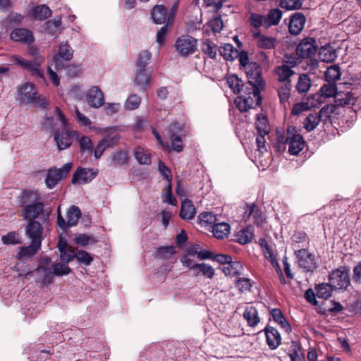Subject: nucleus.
<instances>
[{
    "label": "nucleus",
    "instance_id": "obj_22",
    "mask_svg": "<svg viewBox=\"0 0 361 361\" xmlns=\"http://www.w3.org/2000/svg\"><path fill=\"white\" fill-rule=\"evenodd\" d=\"M274 72L278 81L280 82L281 84L290 82V78L295 74V71L287 64H282L277 66Z\"/></svg>",
    "mask_w": 361,
    "mask_h": 361
},
{
    "label": "nucleus",
    "instance_id": "obj_42",
    "mask_svg": "<svg viewBox=\"0 0 361 361\" xmlns=\"http://www.w3.org/2000/svg\"><path fill=\"white\" fill-rule=\"evenodd\" d=\"M321 115L317 114H310L305 118L303 122V127L308 131L313 130L319 123Z\"/></svg>",
    "mask_w": 361,
    "mask_h": 361
},
{
    "label": "nucleus",
    "instance_id": "obj_1",
    "mask_svg": "<svg viewBox=\"0 0 361 361\" xmlns=\"http://www.w3.org/2000/svg\"><path fill=\"white\" fill-rule=\"evenodd\" d=\"M264 82L258 69L256 70L255 77L250 78L245 86V92L241 93L235 99V103L240 111H247L255 105L259 106L261 103L260 91Z\"/></svg>",
    "mask_w": 361,
    "mask_h": 361
},
{
    "label": "nucleus",
    "instance_id": "obj_23",
    "mask_svg": "<svg viewBox=\"0 0 361 361\" xmlns=\"http://www.w3.org/2000/svg\"><path fill=\"white\" fill-rule=\"evenodd\" d=\"M253 37L258 47L262 49H274L276 45V39L268 37L260 32H253Z\"/></svg>",
    "mask_w": 361,
    "mask_h": 361
},
{
    "label": "nucleus",
    "instance_id": "obj_34",
    "mask_svg": "<svg viewBox=\"0 0 361 361\" xmlns=\"http://www.w3.org/2000/svg\"><path fill=\"white\" fill-rule=\"evenodd\" d=\"M230 225L225 222L216 223L213 226L212 233L215 238L224 239L228 237L230 233Z\"/></svg>",
    "mask_w": 361,
    "mask_h": 361
},
{
    "label": "nucleus",
    "instance_id": "obj_16",
    "mask_svg": "<svg viewBox=\"0 0 361 361\" xmlns=\"http://www.w3.org/2000/svg\"><path fill=\"white\" fill-rule=\"evenodd\" d=\"M73 51L67 42H62L59 45L58 54L53 58V62L57 69H61L63 64L61 63L60 58L66 61H69L73 57Z\"/></svg>",
    "mask_w": 361,
    "mask_h": 361
},
{
    "label": "nucleus",
    "instance_id": "obj_11",
    "mask_svg": "<svg viewBox=\"0 0 361 361\" xmlns=\"http://www.w3.org/2000/svg\"><path fill=\"white\" fill-rule=\"evenodd\" d=\"M12 60L23 68L30 72L32 75L43 78V71L40 68L42 63L41 59H37L34 61H27L20 56H14L12 57Z\"/></svg>",
    "mask_w": 361,
    "mask_h": 361
},
{
    "label": "nucleus",
    "instance_id": "obj_62",
    "mask_svg": "<svg viewBox=\"0 0 361 361\" xmlns=\"http://www.w3.org/2000/svg\"><path fill=\"white\" fill-rule=\"evenodd\" d=\"M199 219L202 223L207 224H216V217L212 213L204 212L200 214Z\"/></svg>",
    "mask_w": 361,
    "mask_h": 361
},
{
    "label": "nucleus",
    "instance_id": "obj_64",
    "mask_svg": "<svg viewBox=\"0 0 361 361\" xmlns=\"http://www.w3.org/2000/svg\"><path fill=\"white\" fill-rule=\"evenodd\" d=\"M128 159L127 153L124 151H120L114 155L113 161L115 164L122 165L126 164Z\"/></svg>",
    "mask_w": 361,
    "mask_h": 361
},
{
    "label": "nucleus",
    "instance_id": "obj_14",
    "mask_svg": "<svg viewBox=\"0 0 361 361\" xmlns=\"http://www.w3.org/2000/svg\"><path fill=\"white\" fill-rule=\"evenodd\" d=\"M314 43L315 40L313 38L302 40L297 46V55L301 59L310 58L314 56L317 51V47Z\"/></svg>",
    "mask_w": 361,
    "mask_h": 361
},
{
    "label": "nucleus",
    "instance_id": "obj_43",
    "mask_svg": "<svg viewBox=\"0 0 361 361\" xmlns=\"http://www.w3.org/2000/svg\"><path fill=\"white\" fill-rule=\"evenodd\" d=\"M321 61L324 62H332L337 57L336 51L331 47H322L319 52Z\"/></svg>",
    "mask_w": 361,
    "mask_h": 361
},
{
    "label": "nucleus",
    "instance_id": "obj_15",
    "mask_svg": "<svg viewBox=\"0 0 361 361\" xmlns=\"http://www.w3.org/2000/svg\"><path fill=\"white\" fill-rule=\"evenodd\" d=\"M96 176L97 172L92 169L78 167L73 175L72 183L84 185L91 182Z\"/></svg>",
    "mask_w": 361,
    "mask_h": 361
},
{
    "label": "nucleus",
    "instance_id": "obj_28",
    "mask_svg": "<svg viewBox=\"0 0 361 361\" xmlns=\"http://www.w3.org/2000/svg\"><path fill=\"white\" fill-rule=\"evenodd\" d=\"M196 213L192 202L188 199H185L181 204L180 217L184 220H190L195 217Z\"/></svg>",
    "mask_w": 361,
    "mask_h": 361
},
{
    "label": "nucleus",
    "instance_id": "obj_29",
    "mask_svg": "<svg viewBox=\"0 0 361 361\" xmlns=\"http://www.w3.org/2000/svg\"><path fill=\"white\" fill-rule=\"evenodd\" d=\"M176 9V6L174 5L171 9V12L168 16L167 24L161 27L157 33V42L159 46H161L165 42V38L169 30V25L173 21Z\"/></svg>",
    "mask_w": 361,
    "mask_h": 361
},
{
    "label": "nucleus",
    "instance_id": "obj_35",
    "mask_svg": "<svg viewBox=\"0 0 361 361\" xmlns=\"http://www.w3.org/2000/svg\"><path fill=\"white\" fill-rule=\"evenodd\" d=\"M219 52L226 61H233L238 56V51L231 44H225L219 48Z\"/></svg>",
    "mask_w": 361,
    "mask_h": 361
},
{
    "label": "nucleus",
    "instance_id": "obj_45",
    "mask_svg": "<svg viewBox=\"0 0 361 361\" xmlns=\"http://www.w3.org/2000/svg\"><path fill=\"white\" fill-rule=\"evenodd\" d=\"M32 14L36 19L43 20L51 16V11L46 5H39L33 8Z\"/></svg>",
    "mask_w": 361,
    "mask_h": 361
},
{
    "label": "nucleus",
    "instance_id": "obj_6",
    "mask_svg": "<svg viewBox=\"0 0 361 361\" xmlns=\"http://www.w3.org/2000/svg\"><path fill=\"white\" fill-rule=\"evenodd\" d=\"M71 272L69 267L65 264L56 263L53 266V271L51 272L49 269L39 267L35 274L40 278L41 282L43 284H48L51 282L53 274L57 276H63L68 274Z\"/></svg>",
    "mask_w": 361,
    "mask_h": 361
},
{
    "label": "nucleus",
    "instance_id": "obj_3",
    "mask_svg": "<svg viewBox=\"0 0 361 361\" xmlns=\"http://www.w3.org/2000/svg\"><path fill=\"white\" fill-rule=\"evenodd\" d=\"M279 147L288 146V152L291 155H298L304 148L305 142L299 130L293 126H288L283 134H277Z\"/></svg>",
    "mask_w": 361,
    "mask_h": 361
},
{
    "label": "nucleus",
    "instance_id": "obj_39",
    "mask_svg": "<svg viewBox=\"0 0 361 361\" xmlns=\"http://www.w3.org/2000/svg\"><path fill=\"white\" fill-rule=\"evenodd\" d=\"M134 156L140 164L149 165L151 164L150 153L142 147H137L135 149Z\"/></svg>",
    "mask_w": 361,
    "mask_h": 361
},
{
    "label": "nucleus",
    "instance_id": "obj_44",
    "mask_svg": "<svg viewBox=\"0 0 361 361\" xmlns=\"http://www.w3.org/2000/svg\"><path fill=\"white\" fill-rule=\"evenodd\" d=\"M194 275L196 276L199 275H203L208 279H212L214 275V269L208 264H199L194 271Z\"/></svg>",
    "mask_w": 361,
    "mask_h": 361
},
{
    "label": "nucleus",
    "instance_id": "obj_21",
    "mask_svg": "<svg viewBox=\"0 0 361 361\" xmlns=\"http://www.w3.org/2000/svg\"><path fill=\"white\" fill-rule=\"evenodd\" d=\"M292 85L290 82L281 84L278 87V95L281 104L284 109L290 106L289 99L291 94Z\"/></svg>",
    "mask_w": 361,
    "mask_h": 361
},
{
    "label": "nucleus",
    "instance_id": "obj_48",
    "mask_svg": "<svg viewBox=\"0 0 361 361\" xmlns=\"http://www.w3.org/2000/svg\"><path fill=\"white\" fill-rule=\"evenodd\" d=\"M202 51L211 59H215L217 54V47L212 41L206 39L202 46Z\"/></svg>",
    "mask_w": 361,
    "mask_h": 361
},
{
    "label": "nucleus",
    "instance_id": "obj_2",
    "mask_svg": "<svg viewBox=\"0 0 361 361\" xmlns=\"http://www.w3.org/2000/svg\"><path fill=\"white\" fill-rule=\"evenodd\" d=\"M18 198L19 205L23 207L21 216L23 219L35 221L43 214L44 204L37 191L25 190Z\"/></svg>",
    "mask_w": 361,
    "mask_h": 361
},
{
    "label": "nucleus",
    "instance_id": "obj_4",
    "mask_svg": "<svg viewBox=\"0 0 361 361\" xmlns=\"http://www.w3.org/2000/svg\"><path fill=\"white\" fill-rule=\"evenodd\" d=\"M56 121L61 126V130H57L54 134V140L57 145L59 150L65 149L69 147L71 145V137L73 135L76 134V131H69L68 129V120L60 110L56 107Z\"/></svg>",
    "mask_w": 361,
    "mask_h": 361
},
{
    "label": "nucleus",
    "instance_id": "obj_13",
    "mask_svg": "<svg viewBox=\"0 0 361 361\" xmlns=\"http://www.w3.org/2000/svg\"><path fill=\"white\" fill-rule=\"evenodd\" d=\"M87 104L94 109H98L104 104V96L98 86H92L86 93Z\"/></svg>",
    "mask_w": 361,
    "mask_h": 361
},
{
    "label": "nucleus",
    "instance_id": "obj_37",
    "mask_svg": "<svg viewBox=\"0 0 361 361\" xmlns=\"http://www.w3.org/2000/svg\"><path fill=\"white\" fill-rule=\"evenodd\" d=\"M151 16L156 24L164 23L166 20V9L161 5L155 6L151 11Z\"/></svg>",
    "mask_w": 361,
    "mask_h": 361
},
{
    "label": "nucleus",
    "instance_id": "obj_25",
    "mask_svg": "<svg viewBox=\"0 0 361 361\" xmlns=\"http://www.w3.org/2000/svg\"><path fill=\"white\" fill-rule=\"evenodd\" d=\"M11 39L16 42H24L27 44L33 42L34 38L32 32L23 28L16 29L11 33Z\"/></svg>",
    "mask_w": 361,
    "mask_h": 361
},
{
    "label": "nucleus",
    "instance_id": "obj_60",
    "mask_svg": "<svg viewBox=\"0 0 361 361\" xmlns=\"http://www.w3.org/2000/svg\"><path fill=\"white\" fill-rule=\"evenodd\" d=\"M118 140L119 136L118 134H109L104 137L101 142H102L107 148H110L114 147V145L118 142Z\"/></svg>",
    "mask_w": 361,
    "mask_h": 361
},
{
    "label": "nucleus",
    "instance_id": "obj_50",
    "mask_svg": "<svg viewBox=\"0 0 361 361\" xmlns=\"http://www.w3.org/2000/svg\"><path fill=\"white\" fill-rule=\"evenodd\" d=\"M1 241L5 245H16L21 243V238L17 232H10L1 237Z\"/></svg>",
    "mask_w": 361,
    "mask_h": 361
},
{
    "label": "nucleus",
    "instance_id": "obj_58",
    "mask_svg": "<svg viewBox=\"0 0 361 361\" xmlns=\"http://www.w3.org/2000/svg\"><path fill=\"white\" fill-rule=\"evenodd\" d=\"M75 256V251L72 247L66 248L64 250H61L60 252V258L61 259L66 263L72 261Z\"/></svg>",
    "mask_w": 361,
    "mask_h": 361
},
{
    "label": "nucleus",
    "instance_id": "obj_19",
    "mask_svg": "<svg viewBox=\"0 0 361 361\" xmlns=\"http://www.w3.org/2000/svg\"><path fill=\"white\" fill-rule=\"evenodd\" d=\"M305 17L302 13H295L290 18L288 29L290 34L297 35L304 27Z\"/></svg>",
    "mask_w": 361,
    "mask_h": 361
},
{
    "label": "nucleus",
    "instance_id": "obj_26",
    "mask_svg": "<svg viewBox=\"0 0 361 361\" xmlns=\"http://www.w3.org/2000/svg\"><path fill=\"white\" fill-rule=\"evenodd\" d=\"M151 75L152 70L150 68H137L135 83L137 85L145 88L149 84Z\"/></svg>",
    "mask_w": 361,
    "mask_h": 361
},
{
    "label": "nucleus",
    "instance_id": "obj_10",
    "mask_svg": "<svg viewBox=\"0 0 361 361\" xmlns=\"http://www.w3.org/2000/svg\"><path fill=\"white\" fill-rule=\"evenodd\" d=\"M37 93L35 85L27 82L18 87L17 99L23 104H31L36 100Z\"/></svg>",
    "mask_w": 361,
    "mask_h": 361
},
{
    "label": "nucleus",
    "instance_id": "obj_61",
    "mask_svg": "<svg viewBox=\"0 0 361 361\" xmlns=\"http://www.w3.org/2000/svg\"><path fill=\"white\" fill-rule=\"evenodd\" d=\"M171 147H172L173 150H174L177 152H180L182 151L183 144H182V140H181V138L180 137V136H178L174 133H172L171 135Z\"/></svg>",
    "mask_w": 361,
    "mask_h": 361
},
{
    "label": "nucleus",
    "instance_id": "obj_49",
    "mask_svg": "<svg viewBox=\"0 0 361 361\" xmlns=\"http://www.w3.org/2000/svg\"><path fill=\"white\" fill-rule=\"evenodd\" d=\"M151 57L152 54L148 50L140 51L136 62L137 68H147L146 67L149 64Z\"/></svg>",
    "mask_w": 361,
    "mask_h": 361
},
{
    "label": "nucleus",
    "instance_id": "obj_38",
    "mask_svg": "<svg viewBox=\"0 0 361 361\" xmlns=\"http://www.w3.org/2000/svg\"><path fill=\"white\" fill-rule=\"evenodd\" d=\"M253 238L252 227H246L238 231L235 234V240L243 245L250 243Z\"/></svg>",
    "mask_w": 361,
    "mask_h": 361
},
{
    "label": "nucleus",
    "instance_id": "obj_30",
    "mask_svg": "<svg viewBox=\"0 0 361 361\" xmlns=\"http://www.w3.org/2000/svg\"><path fill=\"white\" fill-rule=\"evenodd\" d=\"M270 314L273 318L274 321L276 322L280 327L283 329L286 332H289L291 331V327L287 320L286 319L284 315L283 314L281 310L278 308H274L271 310Z\"/></svg>",
    "mask_w": 361,
    "mask_h": 361
},
{
    "label": "nucleus",
    "instance_id": "obj_54",
    "mask_svg": "<svg viewBox=\"0 0 361 361\" xmlns=\"http://www.w3.org/2000/svg\"><path fill=\"white\" fill-rule=\"evenodd\" d=\"M236 287L241 293L250 291L252 287L250 279L247 278H239L235 283Z\"/></svg>",
    "mask_w": 361,
    "mask_h": 361
},
{
    "label": "nucleus",
    "instance_id": "obj_8",
    "mask_svg": "<svg viewBox=\"0 0 361 361\" xmlns=\"http://www.w3.org/2000/svg\"><path fill=\"white\" fill-rule=\"evenodd\" d=\"M73 167V164L69 162L65 164L61 168H51L48 171L45 183L48 188H53L58 182L66 177Z\"/></svg>",
    "mask_w": 361,
    "mask_h": 361
},
{
    "label": "nucleus",
    "instance_id": "obj_33",
    "mask_svg": "<svg viewBox=\"0 0 361 361\" xmlns=\"http://www.w3.org/2000/svg\"><path fill=\"white\" fill-rule=\"evenodd\" d=\"M334 290L335 288L331 282L319 283L315 286L316 295L323 299L329 298Z\"/></svg>",
    "mask_w": 361,
    "mask_h": 361
},
{
    "label": "nucleus",
    "instance_id": "obj_36",
    "mask_svg": "<svg viewBox=\"0 0 361 361\" xmlns=\"http://www.w3.org/2000/svg\"><path fill=\"white\" fill-rule=\"evenodd\" d=\"M312 86V82L307 74H301L295 85V90L299 94L307 93Z\"/></svg>",
    "mask_w": 361,
    "mask_h": 361
},
{
    "label": "nucleus",
    "instance_id": "obj_51",
    "mask_svg": "<svg viewBox=\"0 0 361 361\" xmlns=\"http://www.w3.org/2000/svg\"><path fill=\"white\" fill-rule=\"evenodd\" d=\"M140 97L135 94H130L125 102V108L128 110H135L137 109L140 104Z\"/></svg>",
    "mask_w": 361,
    "mask_h": 361
},
{
    "label": "nucleus",
    "instance_id": "obj_5",
    "mask_svg": "<svg viewBox=\"0 0 361 361\" xmlns=\"http://www.w3.org/2000/svg\"><path fill=\"white\" fill-rule=\"evenodd\" d=\"M174 48L180 57H188L197 50V39L189 35H183L176 40Z\"/></svg>",
    "mask_w": 361,
    "mask_h": 361
},
{
    "label": "nucleus",
    "instance_id": "obj_20",
    "mask_svg": "<svg viewBox=\"0 0 361 361\" xmlns=\"http://www.w3.org/2000/svg\"><path fill=\"white\" fill-rule=\"evenodd\" d=\"M264 331L269 347L272 350L276 349L281 342V335L279 331L272 326L267 327Z\"/></svg>",
    "mask_w": 361,
    "mask_h": 361
},
{
    "label": "nucleus",
    "instance_id": "obj_12",
    "mask_svg": "<svg viewBox=\"0 0 361 361\" xmlns=\"http://www.w3.org/2000/svg\"><path fill=\"white\" fill-rule=\"evenodd\" d=\"M80 215L81 213L79 208L75 206H72L67 212V221H66L60 212V207H59L57 211L58 225L63 229L66 228L68 226H73L76 225Z\"/></svg>",
    "mask_w": 361,
    "mask_h": 361
},
{
    "label": "nucleus",
    "instance_id": "obj_55",
    "mask_svg": "<svg viewBox=\"0 0 361 361\" xmlns=\"http://www.w3.org/2000/svg\"><path fill=\"white\" fill-rule=\"evenodd\" d=\"M250 23L255 27H259L262 25L266 27L265 16L252 13L250 17Z\"/></svg>",
    "mask_w": 361,
    "mask_h": 361
},
{
    "label": "nucleus",
    "instance_id": "obj_9",
    "mask_svg": "<svg viewBox=\"0 0 361 361\" xmlns=\"http://www.w3.org/2000/svg\"><path fill=\"white\" fill-rule=\"evenodd\" d=\"M298 267L305 272H313L317 267L314 255L305 249L295 251Z\"/></svg>",
    "mask_w": 361,
    "mask_h": 361
},
{
    "label": "nucleus",
    "instance_id": "obj_32",
    "mask_svg": "<svg viewBox=\"0 0 361 361\" xmlns=\"http://www.w3.org/2000/svg\"><path fill=\"white\" fill-rule=\"evenodd\" d=\"M227 84L235 94H241L245 92V85L243 80L235 75H229L227 78Z\"/></svg>",
    "mask_w": 361,
    "mask_h": 361
},
{
    "label": "nucleus",
    "instance_id": "obj_27",
    "mask_svg": "<svg viewBox=\"0 0 361 361\" xmlns=\"http://www.w3.org/2000/svg\"><path fill=\"white\" fill-rule=\"evenodd\" d=\"M41 245L32 242L31 244L26 247H20L17 255L19 260H25L32 257L40 249Z\"/></svg>",
    "mask_w": 361,
    "mask_h": 361
},
{
    "label": "nucleus",
    "instance_id": "obj_63",
    "mask_svg": "<svg viewBox=\"0 0 361 361\" xmlns=\"http://www.w3.org/2000/svg\"><path fill=\"white\" fill-rule=\"evenodd\" d=\"M209 27L214 32H219L223 28V21L219 16L214 17L209 23Z\"/></svg>",
    "mask_w": 361,
    "mask_h": 361
},
{
    "label": "nucleus",
    "instance_id": "obj_18",
    "mask_svg": "<svg viewBox=\"0 0 361 361\" xmlns=\"http://www.w3.org/2000/svg\"><path fill=\"white\" fill-rule=\"evenodd\" d=\"M319 96L313 94L307 98V102L295 104L292 109L293 115H298L303 111L313 107H317L320 105Z\"/></svg>",
    "mask_w": 361,
    "mask_h": 361
},
{
    "label": "nucleus",
    "instance_id": "obj_53",
    "mask_svg": "<svg viewBox=\"0 0 361 361\" xmlns=\"http://www.w3.org/2000/svg\"><path fill=\"white\" fill-rule=\"evenodd\" d=\"M302 0H281L280 6L286 10H296L301 7Z\"/></svg>",
    "mask_w": 361,
    "mask_h": 361
},
{
    "label": "nucleus",
    "instance_id": "obj_41",
    "mask_svg": "<svg viewBox=\"0 0 361 361\" xmlns=\"http://www.w3.org/2000/svg\"><path fill=\"white\" fill-rule=\"evenodd\" d=\"M281 17L282 11L279 8L270 10L267 16H265L266 27L278 25L281 19Z\"/></svg>",
    "mask_w": 361,
    "mask_h": 361
},
{
    "label": "nucleus",
    "instance_id": "obj_47",
    "mask_svg": "<svg viewBox=\"0 0 361 361\" xmlns=\"http://www.w3.org/2000/svg\"><path fill=\"white\" fill-rule=\"evenodd\" d=\"M321 94H318L319 96V102L322 103L321 97L329 98L334 97L336 95V87L334 83H328L324 85L320 89Z\"/></svg>",
    "mask_w": 361,
    "mask_h": 361
},
{
    "label": "nucleus",
    "instance_id": "obj_57",
    "mask_svg": "<svg viewBox=\"0 0 361 361\" xmlns=\"http://www.w3.org/2000/svg\"><path fill=\"white\" fill-rule=\"evenodd\" d=\"M61 18H57L53 20H49L44 24V29L49 33L54 34V32L61 25Z\"/></svg>",
    "mask_w": 361,
    "mask_h": 361
},
{
    "label": "nucleus",
    "instance_id": "obj_17",
    "mask_svg": "<svg viewBox=\"0 0 361 361\" xmlns=\"http://www.w3.org/2000/svg\"><path fill=\"white\" fill-rule=\"evenodd\" d=\"M25 233L32 242L41 245L42 227L37 221H30L26 226Z\"/></svg>",
    "mask_w": 361,
    "mask_h": 361
},
{
    "label": "nucleus",
    "instance_id": "obj_40",
    "mask_svg": "<svg viewBox=\"0 0 361 361\" xmlns=\"http://www.w3.org/2000/svg\"><path fill=\"white\" fill-rule=\"evenodd\" d=\"M250 216H253V219H255V222L256 224H257L258 225L262 221L261 212L255 204L246 205V209L244 212V218L245 219L250 218Z\"/></svg>",
    "mask_w": 361,
    "mask_h": 361
},
{
    "label": "nucleus",
    "instance_id": "obj_31",
    "mask_svg": "<svg viewBox=\"0 0 361 361\" xmlns=\"http://www.w3.org/2000/svg\"><path fill=\"white\" fill-rule=\"evenodd\" d=\"M221 269L226 276H234L241 274L243 266L240 262L231 259L228 263H226Z\"/></svg>",
    "mask_w": 361,
    "mask_h": 361
},
{
    "label": "nucleus",
    "instance_id": "obj_59",
    "mask_svg": "<svg viewBox=\"0 0 361 361\" xmlns=\"http://www.w3.org/2000/svg\"><path fill=\"white\" fill-rule=\"evenodd\" d=\"M163 202H167L171 205H176L177 201L172 195L171 183H168L166 191L162 195Z\"/></svg>",
    "mask_w": 361,
    "mask_h": 361
},
{
    "label": "nucleus",
    "instance_id": "obj_24",
    "mask_svg": "<svg viewBox=\"0 0 361 361\" xmlns=\"http://www.w3.org/2000/svg\"><path fill=\"white\" fill-rule=\"evenodd\" d=\"M243 317L247 321V325L250 327H255L260 321L257 310L252 305L245 307Z\"/></svg>",
    "mask_w": 361,
    "mask_h": 361
},
{
    "label": "nucleus",
    "instance_id": "obj_46",
    "mask_svg": "<svg viewBox=\"0 0 361 361\" xmlns=\"http://www.w3.org/2000/svg\"><path fill=\"white\" fill-rule=\"evenodd\" d=\"M258 134L268 135L269 133V126L267 118L263 115H258L255 123Z\"/></svg>",
    "mask_w": 361,
    "mask_h": 361
},
{
    "label": "nucleus",
    "instance_id": "obj_52",
    "mask_svg": "<svg viewBox=\"0 0 361 361\" xmlns=\"http://www.w3.org/2000/svg\"><path fill=\"white\" fill-rule=\"evenodd\" d=\"M341 73L338 66H333L327 68L325 77L328 82H334L340 78Z\"/></svg>",
    "mask_w": 361,
    "mask_h": 361
},
{
    "label": "nucleus",
    "instance_id": "obj_56",
    "mask_svg": "<svg viewBox=\"0 0 361 361\" xmlns=\"http://www.w3.org/2000/svg\"><path fill=\"white\" fill-rule=\"evenodd\" d=\"M75 258L82 264L90 265L93 260L92 256L86 251L80 250L75 253Z\"/></svg>",
    "mask_w": 361,
    "mask_h": 361
},
{
    "label": "nucleus",
    "instance_id": "obj_7",
    "mask_svg": "<svg viewBox=\"0 0 361 361\" xmlns=\"http://www.w3.org/2000/svg\"><path fill=\"white\" fill-rule=\"evenodd\" d=\"M329 281L335 290L345 289L350 285L349 269L345 267H338L329 274Z\"/></svg>",
    "mask_w": 361,
    "mask_h": 361
}]
</instances>
